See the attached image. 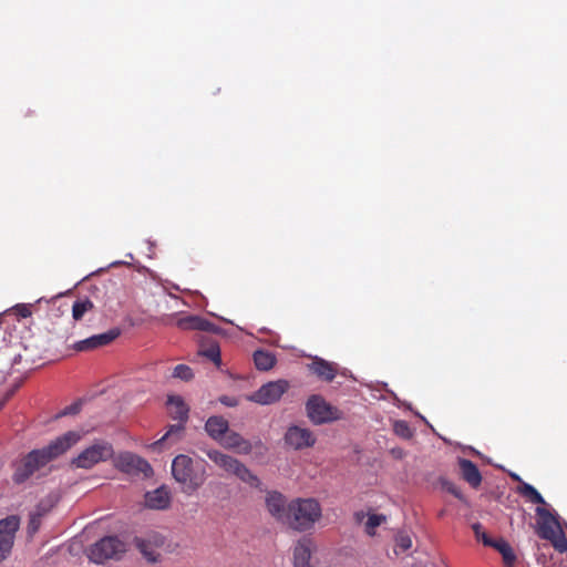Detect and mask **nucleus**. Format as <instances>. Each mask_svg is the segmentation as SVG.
<instances>
[{
    "label": "nucleus",
    "mask_w": 567,
    "mask_h": 567,
    "mask_svg": "<svg viewBox=\"0 0 567 567\" xmlns=\"http://www.w3.org/2000/svg\"><path fill=\"white\" fill-rule=\"evenodd\" d=\"M207 456L212 462H214L218 467L223 468L225 472L235 475L241 482L248 484L251 487L260 488L261 482L258 478V476L255 475L239 460L217 450L208 451Z\"/></svg>",
    "instance_id": "nucleus-3"
},
{
    "label": "nucleus",
    "mask_w": 567,
    "mask_h": 567,
    "mask_svg": "<svg viewBox=\"0 0 567 567\" xmlns=\"http://www.w3.org/2000/svg\"><path fill=\"white\" fill-rule=\"evenodd\" d=\"M307 415L313 424H324L342 419V412L320 395H311L306 403Z\"/></svg>",
    "instance_id": "nucleus-6"
},
{
    "label": "nucleus",
    "mask_w": 567,
    "mask_h": 567,
    "mask_svg": "<svg viewBox=\"0 0 567 567\" xmlns=\"http://www.w3.org/2000/svg\"><path fill=\"white\" fill-rule=\"evenodd\" d=\"M11 311L18 317V318H28L31 316V310L28 305L21 303L14 306Z\"/></svg>",
    "instance_id": "nucleus-30"
},
{
    "label": "nucleus",
    "mask_w": 567,
    "mask_h": 567,
    "mask_svg": "<svg viewBox=\"0 0 567 567\" xmlns=\"http://www.w3.org/2000/svg\"><path fill=\"white\" fill-rule=\"evenodd\" d=\"M179 328L199 331H215L216 327L213 322L199 316L179 317Z\"/></svg>",
    "instance_id": "nucleus-21"
},
{
    "label": "nucleus",
    "mask_w": 567,
    "mask_h": 567,
    "mask_svg": "<svg viewBox=\"0 0 567 567\" xmlns=\"http://www.w3.org/2000/svg\"><path fill=\"white\" fill-rule=\"evenodd\" d=\"M518 493L524 497L528 498L533 504L545 505L546 502L540 493L530 484L522 483L518 486Z\"/></svg>",
    "instance_id": "nucleus-24"
},
{
    "label": "nucleus",
    "mask_w": 567,
    "mask_h": 567,
    "mask_svg": "<svg viewBox=\"0 0 567 567\" xmlns=\"http://www.w3.org/2000/svg\"><path fill=\"white\" fill-rule=\"evenodd\" d=\"M483 544L485 546L495 548L502 555L503 560L506 566H512L515 563L516 556H515L511 545L503 538L493 540L488 535H484Z\"/></svg>",
    "instance_id": "nucleus-19"
},
{
    "label": "nucleus",
    "mask_w": 567,
    "mask_h": 567,
    "mask_svg": "<svg viewBox=\"0 0 567 567\" xmlns=\"http://www.w3.org/2000/svg\"><path fill=\"white\" fill-rule=\"evenodd\" d=\"M141 550L147 560H150V561L157 560V555H155L153 551H148L145 544H141Z\"/></svg>",
    "instance_id": "nucleus-36"
},
{
    "label": "nucleus",
    "mask_w": 567,
    "mask_h": 567,
    "mask_svg": "<svg viewBox=\"0 0 567 567\" xmlns=\"http://www.w3.org/2000/svg\"><path fill=\"white\" fill-rule=\"evenodd\" d=\"M174 396L173 395H169L168 399H167V404L172 405L174 403Z\"/></svg>",
    "instance_id": "nucleus-41"
},
{
    "label": "nucleus",
    "mask_w": 567,
    "mask_h": 567,
    "mask_svg": "<svg viewBox=\"0 0 567 567\" xmlns=\"http://www.w3.org/2000/svg\"><path fill=\"white\" fill-rule=\"evenodd\" d=\"M169 493L164 486L145 494L146 506L154 509L165 508L169 504Z\"/></svg>",
    "instance_id": "nucleus-22"
},
{
    "label": "nucleus",
    "mask_w": 567,
    "mask_h": 567,
    "mask_svg": "<svg viewBox=\"0 0 567 567\" xmlns=\"http://www.w3.org/2000/svg\"><path fill=\"white\" fill-rule=\"evenodd\" d=\"M176 468H177V456L172 460V474L174 477H177Z\"/></svg>",
    "instance_id": "nucleus-39"
},
{
    "label": "nucleus",
    "mask_w": 567,
    "mask_h": 567,
    "mask_svg": "<svg viewBox=\"0 0 567 567\" xmlns=\"http://www.w3.org/2000/svg\"><path fill=\"white\" fill-rule=\"evenodd\" d=\"M365 517V513L360 511L354 513V519L357 523H361Z\"/></svg>",
    "instance_id": "nucleus-38"
},
{
    "label": "nucleus",
    "mask_w": 567,
    "mask_h": 567,
    "mask_svg": "<svg viewBox=\"0 0 567 567\" xmlns=\"http://www.w3.org/2000/svg\"><path fill=\"white\" fill-rule=\"evenodd\" d=\"M120 336V330L114 328L106 332L94 334L74 343L73 349L80 352L94 350L110 344Z\"/></svg>",
    "instance_id": "nucleus-13"
},
{
    "label": "nucleus",
    "mask_w": 567,
    "mask_h": 567,
    "mask_svg": "<svg viewBox=\"0 0 567 567\" xmlns=\"http://www.w3.org/2000/svg\"><path fill=\"white\" fill-rule=\"evenodd\" d=\"M40 526V514H32L30 517L29 526H28V533L30 535L34 534Z\"/></svg>",
    "instance_id": "nucleus-33"
},
{
    "label": "nucleus",
    "mask_w": 567,
    "mask_h": 567,
    "mask_svg": "<svg viewBox=\"0 0 567 567\" xmlns=\"http://www.w3.org/2000/svg\"><path fill=\"white\" fill-rule=\"evenodd\" d=\"M200 354L213 361L217 367L221 364L220 349L217 343H212L209 347L202 350Z\"/></svg>",
    "instance_id": "nucleus-28"
},
{
    "label": "nucleus",
    "mask_w": 567,
    "mask_h": 567,
    "mask_svg": "<svg viewBox=\"0 0 567 567\" xmlns=\"http://www.w3.org/2000/svg\"><path fill=\"white\" fill-rule=\"evenodd\" d=\"M285 442L295 450H302L313 446L316 436L309 429L293 425L287 430Z\"/></svg>",
    "instance_id": "nucleus-12"
},
{
    "label": "nucleus",
    "mask_w": 567,
    "mask_h": 567,
    "mask_svg": "<svg viewBox=\"0 0 567 567\" xmlns=\"http://www.w3.org/2000/svg\"><path fill=\"white\" fill-rule=\"evenodd\" d=\"M205 481V464L202 460H193L179 454V489L192 494Z\"/></svg>",
    "instance_id": "nucleus-4"
},
{
    "label": "nucleus",
    "mask_w": 567,
    "mask_h": 567,
    "mask_svg": "<svg viewBox=\"0 0 567 567\" xmlns=\"http://www.w3.org/2000/svg\"><path fill=\"white\" fill-rule=\"evenodd\" d=\"M396 546L400 547L403 551L410 549L412 547V540L408 535H399L396 537Z\"/></svg>",
    "instance_id": "nucleus-31"
},
{
    "label": "nucleus",
    "mask_w": 567,
    "mask_h": 567,
    "mask_svg": "<svg viewBox=\"0 0 567 567\" xmlns=\"http://www.w3.org/2000/svg\"><path fill=\"white\" fill-rule=\"evenodd\" d=\"M126 550V545L116 536H106L89 550V558L95 564H103L107 559H117Z\"/></svg>",
    "instance_id": "nucleus-7"
},
{
    "label": "nucleus",
    "mask_w": 567,
    "mask_h": 567,
    "mask_svg": "<svg viewBox=\"0 0 567 567\" xmlns=\"http://www.w3.org/2000/svg\"><path fill=\"white\" fill-rule=\"evenodd\" d=\"M172 374H173V377H176V375H177V367H175V368L173 369Z\"/></svg>",
    "instance_id": "nucleus-43"
},
{
    "label": "nucleus",
    "mask_w": 567,
    "mask_h": 567,
    "mask_svg": "<svg viewBox=\"0 0 567 567\" xmlns=\"http://www.w3.org/2000/svg\"><path fill=\"white\" fill-rule=\"evenodd\" d=\"M308 368L319 379L327 382H331L337 375V365L318 357L308 364Z\"/></svg>",
    "instance_id": "nucleus-17"
},
{
    "label": "nucleus",
    "mask_w": 567,
    "mask_h": 567,
    "mask_svg": "<svg viewBox=\"0 0 567 567\" xmlns=\"http://www.w3.org/2000/svg\"><path fill=\"white\" fill-rule=\"evenodd\" d=\"M115 465L117 468L128 474L142 473L144 476L152 474V467L147 461L132 453L120 454L115 461Z\"/></svg>",
    "instance_id": "nucleus-11"
},
{
    "label": "nucleus",
    "mask_w": 567,
    "mask_h": 567,
    "mask_svg": "<svg viewBox=\"0 0 567 567\" xmlns=\"http://www.w3.org/2000/svg\"><path fill=\"white\" fill-rule=\"evenodd\" d=\"M176 427L175 425H172L169 430L156 442H153L147 447L153 451H162L166 447V445L174 443L176 440Z\"/></svg>",
    "instance_id": "nucleus-25"
},
{
    "label": "nucleus",
    "mask_w": 567,
    "mask_h": 567,
    "mask_svg": "<svg viewBox=\"0 0 567 567\" xmlns=\"http://www.w3.org/2000/svg\"><path fill=\"white\" fill-rule=\"evenodd\" d=\"M536 514L538 516L537 535L542 539L551 542L554 547L560 553L566 550L567 540L564 536L558 535L560 533V527L556 516L542 506L536 508Z\"/></svg>",
    "instance_id": "nucleus-5"
},
{
    "label": "nucleus",
    "mask_w": 567,
    "mask_h": 567,
    "mask_svg": "<svg viewBox=\"0 0 567 567\" xmlns=\"http://www.w3.org/2000/svg\"><path fill=\"white\" fill-rule=\"evenodd\" d=\"M221 402L228 406H234L236 403L231 401L229 398L225 396L221 399Z\"/></svg>",
    "instance_id": "nucleus-40"
},
{
    "label": "nucleus",
    "mask_w": 567,
    "mask_h": 567,
    "mask_svg": "<svg viewBox=\"0 0 567 567\" xmlns=\"http://www.w3.org/2000/svg\"><path fill=\"white\" fill-rule=\"evenodd\" d=\"M472 528H473V532H474L476 538L483 543V536L487 535L484 532L483 526L480 523H475V524H473Z\"/></svg>",
    "instance_id": "nucleus-35"
},
{
    "label": "nucleus",
    "mask_w": 567,
    "mask_h": 567,
    "mask_svg": "<svg viewBox=\"0 0 567 567\" xmlns=\"http://www.w3.org/2000/svg\"><path fill=\"white\" fill-rule=\"evenodd\" d=\"M288 389L289 382L286 380L270 381L254 392L249 400L261 405L272 404L279 401Z\"/></svg>",
    "instance_id": "nucleus-9"
},
{
    "label": "nucleus",
    "mask_w": 567,
    "mask_h": 567,
    "mask_svg": "<svg viewBox=\"0 0 567 567\" xmlns=\"http://www.w3.org/2000/svg\"><path fill=\"white\" fill-rule=\"evenodd\" d=\"M179 301H182L184 305H188L187 301L185 300L184 296H179Z\"/></svg>",
    "instance_id": "nucleus-42"
},
{
    "label": "nucleus",
    "mask_w": 567,
    "mask_h": 567,
    "mask_svg": "<svg viewBox=\"0 0 567 567\" xmlns=\"http://www.w3.org/2000/svg\"><path fill=\"white\" fill-rule=\"evenodd\" d=\"M458 465L463 480L466 481L472 487H478L482 483V475L476 464L470 460L461 458L458 461Z\"/></svg>",
    "instance_id": "nucleus-20"
},
{
    "label": "nucleus",
    "mask_w": 567,
    "mask_h": 567,
    "mask_svg": "<svg viewBox=\"0 0 567 567\" xmlns=\"http://www.w3.org/2000/svg\"><path fill=\"white\" fill-rule=\"evenodd\" d=\"M321 517V506L313 498H298L288 504L286 524L295 530L305 532L313 527Z\"/></svg>",
    "instance_id": "nucleus-2"
},
{
    "label": "nucleus",
    "mask_w": 567,
    "mask_h": 567,
    "mask_svg": "<svg viewBox=\"0 0 567 567\" xmlns=\"http://www.w3.org/2000/svg\"><path fill=\"white\" fill-rule=\"evenodd\" d=\"M19 527L20 519L16 515L0 519V561L11 554Z\"/></svg>",
    "instance_id": "nucleus-10"
},
{
    "label": "nucleus",
    "mask_w": 567,
    "mask_h": 567,
    "mask_svg": "<svg viewBox=\"0 0 567 567\" xmlns=\"http://www.w3.org/2000/svg\"><path fill=\"white\" fill-rule=\"evenodd\" d=\"M451 492H452L454 495L458 496V494H457V492H456V491L451 489Z\"/></svg>",
    "instance_id": "nucleus-45"
},
{
    "label": "nucleus",
    "mask_w": 567,
    "mask_h": 567,
    "mask_svg": "<svg viewBox=\"0 0 567 567\" xmlns=\"http://www.w3.org/2000/svg\"><path fill=\"white\" fill-rule=\"evenodd\" d=\"M92 308H93V303L87 299L75 301L72 307L73 319L81 320L83 318V316Z\"/></svg>",
    "instance_id": "nucleus-26"
},
{
    "label": "nucleus",
    "mask_w": 567,
    "mask_h": 567,
    "mask_svg": "<svg viewBox=\"0 0 567 567\" xmlns=\"http://www.w3.org/2000/svg\"><path fill=\"white\" fill-rule=\"evenodd\" d=\"M317 546L312 538H300L293 548V567H312L310 564L311 555Z\"/></svg>",
    "instance_id": "nucleus-15"
},
{
    "label": "nucleus",
    "mask_w": 567,
    "mask_h": 567,
    "mask_svg": "<svg viewBox=\"0 0 567 567\" xmlns=\"http://www.w3.org/2000/svg\"><path fill=\"white\" fill-rule=\"evenodd\" d=\"M205 430L213 440L219 443L229 430V424L225 417L214 415L206 421Z\"/></svg>",
    "instance_id": "nucleus-18"
},
{
    "label": "nucleus",
    "mask_w": 567,
    "mask_h": 567,
    "mask_svg": "<svg viewBox=\"0 0 567 567\" xmlns=\"http://www.w3.org/2000/svg\"><path fill=\"white\" fill-rule=\"evenodd\" d=\"M73 411H75V409H70V411H64L63 414H68V413H71Z\"/></svg>",
    "instance_id": "nucleus-44"
},
{
    "label": "nucleus",
    "mask_w": 567,
    "mask_h": 567,
    "mask_svg": "<svg viewBox=\"0 0 567 567\" xmlns=\"http://www.w3.org/2000/svg\"><path fill=\"white\" fill-rule=\"evenodd\" d=\"M193 378V370L188 365L179 364V380L189 381Z\"/></svg>",
    "instance_id": "nucleus-34"
},
{
    "label": "nucleus",
    "mask_w": 567,
    "mask_h": 567,
    "mask_svg": "<svg viewBox=\"0 0 567 567\" xmlns=\"http://www.w3.org/2000/svg\"><path fill=\"white\" fill-rule=\"evenodd\" d=\"M386 520L383 514H371L365 523V533L370 536L375 535V528Z\"/></svg>",
    "instance_id": "nucleus-27"
},
{
    "label": "nucleus",
    "mask_w": 567,
    "mask_h": 567,
    "mask_svg": "<svg viewBox=\"0 0 567 567\" xmlns=\"http://www.w3.org/2000/svg\"><path fill=\"white\" fill-rule=\"evenodd\" d=\"M188 412L189 408L188 405L179 398V429L182 427V424L185 423L188 419Z\"/></svg>",
    "instance_id": "nucleus-32"
},
{
    "label": "nucleus",
    "mask_w": 567,
    "mask_h": 567,
    "mask_svg": "<svg viewBox=\"0 0 567 567\" xmlns=\"http://www.w3.org/2000/svg\"><path fill=\"white\" fill-rule=\"evenodd\" d=\"M114 454L110 443L100 441L83 450L72 460V465L76 468H92L94 465L110 460Z\"/></svg>",
    "instance_id": "nucleus-8"
},
{
    "label": "nucleus",
    "mask_w": 567,
    "mask_h": 567,
    "mask_svg": "<svg viewBox=\"0 0 567 567\" xmlns=\"http://www.w3.org/2000/svg\"><path fill=\"white\" fill-rule=\"evenodd\" d=\"M265 502L269 514L276 520L286 524L288 517V505H286L285 496L277 491H271L267 493Z\"/></svg>",
    "instance_id": "nucleus-14"
},
{
    "label": "nucleus",
    "mask_w": 567,
    "mask_h": 567,
    "mask_svg": "<svg viewBox=\"0 0 567 567\" xmlns=\"http://www.w3.org/2000/svg\"><path fill=\"white\" fill-rule=\"evenodd\" d=\"M81 440V434L69 431L56 437L48 446L31 451L18 465L13 475L17 483L28 480L35 471L69 451Z\"/></svg>",
    "instance_id": "nucleus-1"
},
{
    "label": "nucleus",
    "mask_w": 567,
    "mask_h": 567,
    "mask_svg": "<svg viewBox=\"0 0 567 567\" xmlns=\"http://www.w3.org/2000/svg\"><path fill=\"white\" fill-rule=\"evenodd\" d=\"M219 444L224 449L234 451L237 454L247 455L252 451L251 442L235 431L228 430Z\"/></svg>",
    "instance_id": "nucleus-16"
},
{
    "label": "nucleus",
    "mask_w": 567,
    "mask_h": 567,
    "mask_svg": "<svg viewBox=\"0 0 567 567\" xmlns=\"http://www.w3.org/2000/svg\"><path fill=\"white\" fill-rule=\"evenodd\" d=\"M391 454L395 457V458H402L404 456V451L400 447H396V449H392L391 450Z\"/></svg>",
    "instance_id": "nucleus-37"
},
{
    "label": "nucleus",
    "mask_w": 567,
    "mask_h": 567,
    "mask_svg": "<svg viewBox=\"0 0 567 567\" xmlns=\"http://www.w3.org/2000/svg\"><path fill=\"white\" fill-rule=\"evenodd\" d=\"M254 362L258 370L268 371L276 364V357L264 350H257L254 353Z\"/></svg>",
    "instance_id": "nucleus-23"
},
{
    "label": "nucleus",
    "mask_w": 567,
    "mask_h": 567,
    "mask_svg": "<svg viewBox=\"0 0 567 567\" xmlns=\"http://www.w3.org/2000/svg\"><path fill=\"white\" fill-rule=\"evenodd\" d=\"M394 433L405 440H409L413 436V431L411 430L409 423L403 420L395 421L393 424Z\"/></svg>",
    "instance_id": "nucleus-29"
}]
</instances>
